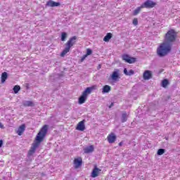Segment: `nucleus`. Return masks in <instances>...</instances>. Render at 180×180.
<instances>
[{
    "label": "nucleus",
    "instance_id": "1",
    "mask_svg": "<svg viewBox=\"0 0 180 180\" xmlns=\"http://www.w3.org/2000/svg\"><path fill=\"white\" fill-rule=\"evenodd\" d=\"M49 130V127L47 125H44L37 134L34 142L32 143V146L30 150L28 152V155H33L34 154V151H36L37 147L40 146V143L44 140V138L47 135V131Z\"/></svg>",
    "mask_w": 180,
    "mask_h": 180
},
{
    "label": "nucleus",
    "instance_id": "2",
    "mask_svg": "<svg viewBox=\"0 0 180 180\" xmlns=\"http://www.w3.org/2000/svg\"><path fill=\"white\" fill-rule=\"evenodd\" d=\"M172 49V45L167 44V42H163L157 49V54L159 57H164L171 51Z\"/></svg>",
    "mask_w": 180,
    "mask_h": 180
},
{
    "label": "nucleus",
    "instance_id": "3",
    "mask_svg": "<svg viewBox=\"0 0 180 180\" xmlns=\"http://www.w3.org/2000/svg\"><path fill=\"white\" fill-rule=\"evenodd\" d=\"M96 85H94L90 87H87L82 93V95L79 98V103L82 105V103H85V101H86V98H88V95L91 94L93 91L96 89Z\"/></svg>",
    "mask_w": 180,
    "mask_h": 180
},
{
    "label": "nucleus",
    "instance_id": "4",
    "mask_svg": "<svg viewBox=\"0 0 180 180\" xmlns=\"http://www.w3.org/2000/svg\"><path fill=\"white\" fill-rule=\"evenodd\" d=\"M176 39V32L174 30H169L165 34V43H167V44H171L172 46V43L175 41Z\"/></svg>",
    "mask_w": 180,
    "mask_h": 180
},
{
    "label": "nucleus",
    "instance_id": "5",
    "mask_svg": "<svg viewBox=\"0 0 180 180\" xmlns=\"http://www.w3.org/2000/svg\"><path fill=\"white\" fill-rule=\"evenodd\" d=\"M75 40H77V37L74 36L68 41V42L66 43V47L60 53L61 57H64V56H65L67 53L70 52L71 47H72V46L75 44Z\"/></svg>",
    "mask_w": 180,
    "mask_h": 180
},
{
    "label": "nucleus",
    "instance_id": "6",
    "mask_svg": "<svg viewBox=\"0 0 180 180\" xmlns=\"http://www.w3.org/2000/svg\"><path fill=\"white\" fill-rule=\"evenodd\" d=\"M111 81L113 82H117L120 79V70L119 69H115V70L110 75Z\"/></svg>",
    "mask_w": 180,
    "mask_h": 180
},
{
    "label": "nucleus",
    "instance_id": "7",
    "mask_svg": "<svg viewBox=\"0 0 180 180\" xmlns=\"http://www.w3.org/2000/svg\"><path fill=\"white\" fill-rule=\"evenodd\" d=\"M157 5V3L151 1V0H147L145 1L143 4H141V8H154Z\"/></svg>",
    "mask_w": 180,
    "mask_h": 180
},
{
    "label": "nucleus",
    "instance_id": "8",
    "mask_svg": "<svg viewBox=\"0 0 180 180\" xmlns=\"http://www.w3.org/2000/svg\"><path fill=\"white\" fill-rule=\"evenodd\" d=\"M122 60L125 61V63H128L129 64H133V63H136V58H131L127 54L122 55Z\"/></svg>",
    "mask_w": 180,
    "mask_h": 180
},
{
    "label": "nucleus",
    "instance_id": "9",
    "mask_svg": "<svg viewBox=\"0 0 180 180\" xmlns=\"http://www.w3.org/2000/svg\"><path fill=\"white\" fill-rule=\"evenodd\" d=\"M101 172L102 169H99L98 166H95L91 174V178H96V176H99Z\"/></svg>",
    "mask_w": 180,
    "mask_h": 180
},
{
    "label": "nucleus",
    "instance_id": "10",
    "mask_svg": "<svg viewBox=\"0 0 180 180\" xmlns=\"http://www.w3.org/2000/svg\"><path fill=\"white\" fill-rule=\"evenodd\" d=\"M73 164L75 165V168H79L81 165H82V158L79 157L75 158Z\"/></svg>",
    "mask_w": 180,
    "mask_h": 180
},
{
    "label": "nucleus",
    "instance_id": "11",
    "mask_svg": "<svg viewBox=\"0 0 180 180\" xmlns=\"http://www.w3.org/2000/svg\"><path fill=\"white\" fill-rule=\"evenodd\" d=\"M76 129L79 131H84V130H85V120H83L82 121L79 122L77 124Z\"/></svg>",
    "mask_w": 180,
    "mask_h": 180
},
{
    "label": "nucleus",
    "instance_id": "12",
    "mask_svg": "<svg viewBox=\"0 0 180 180\" xmlns=\"http://www.w3.org/2000/svg\"><path fill=\"white\" fill-rule=\"evenodd\" d=\"M143 77V79L145 80L151 79V77H153V72H151L150 70H145Z\"/></svg>",
    "mask_w": 180,
    "mask_h": 180
},
{
    "label": "nucleus",
    "instance_id": "13",
    "mask_svg": "<svg viewBox=\"0 0 180 180\" xmlns=\"http://www.w3.org/2000/svg\"><path fill=\"white\" fill-rule=\"evenodd\" d=\"M107 139H108V143L112 144V143H115V141H116V135H115V134L112 133L108 136Z\"/></svg>",
    "mask_w": 180,
    "mask_h": 180
},
{
    "label": "nucleus",
    "instance_id": "14",
    "mask_svg": "<svg viewBox=\"0 0 180 180\" xmlns=\"http://www.w3.org/2000/svg\"><path fill=\"white\" fill-rule=\"evenodd\" d=\"M25 127H26L25 126V124H22L21 126H20L17 130V134H18V136H22V134L25 133Z\"/></svg>",
    "mask_w": 180,
    "mask_h": 180
},
{
    "label": "nucleus",
    "instance_id": "15",
    "mask_svg": "<svg viewBox=\"0 0 180 180\" xmlns=\"http://www.w3.org/2000/svg\"><path fill=\"white\" fill-rule=\"evenodd\" d=\"M94 149L95 148H94V146L91 145L89 146L86 147L84 149V151L85 154H89V153H94Z\"/></svg>",
    "mask_w": 180,
    "mask_h": 180
},
{
    "label": "nucleus",
    "instance_id": "16",
    "mask_svg": "<svg viewBox=\"0 0 180 180\" xmlns=\"http://www.w3.org/2000/svg\"><path fill=\"white\" fill-rule=\"evenodd\" d=\"M124 75H127L128 77H131V75H134V70H129V71L127 70V68L124 69Z\"/></svg>",
    "mask_w": 180,
    "mask_h": 180
},
{
    "label": "nucleus",
    "instance_id": "17",
    "mask_svg": "<svg viewBox=\"0 0 180 180\" xmlns=\"http://www.w3.org/2000/svg\"><path fill=\"white\" fill-rule=\"evenodd\" d=\"M23 106L32 107L34 106V103L32 101H22Z\"/></svg>",
    "mask_w": 180,
    "mask_h": 180
},
{
    "label": "nucleus",
    "instance_id": "18",
    "mask_svg": "<svg viewBox=\"0 0 180 180\" xmlns=\"http://www.w3.org/2000/svg\"><path fill=\"white\" fill-rule=\"evenodd\" d=\"M47 6H51L52 8L54 6H58L60 5V3L58 2H54L53 1H49L46 4Z\"/></svg>",
    "mask_w": 180,
    "mask_h": 180
},
{
    "label": "nucleus",
    "instance_id": "19",
    "mask_svg": "<svg viewBox=\"0 0 180 180\" xmlns=\"http://www.w3.org/2000/svg\"><path fill=\"white\" fill-rule=\"evenodd\" d=\"M110 89H111L110 86H109V85H105V86L103 87L102 93H103V94H108V93L110 92Z\"/></svg>",
    "mask_w": 180,
    "mask_h": 180
},
{
    "label": "nucleus",
    "instance_id": "20",
    "mask_svg": "<svg viewBox=\"0 0 180 180\" xmlns=\"http://www.w3.org/2000/svg\"><path fill=\"white\" fill-rule=\"evenodd\" d=\"M8 79V73L4 72L1 74V84H4Z\"/></svg>",
    "mask_w": 180,
    "mask_h": 180
},
{
    "label": "nucleus",
    "instance_id": "21",
    "mask_svg": "<svg viewBox=\"0 0 180 180\" xmlns=\"http://www.w3.org/2000/svg\"><path fill=\"white\" fill-rule=\"evenodd\" d=\"M112 39V33L109 32L103 38V41H109V40H110Z\"/></svg>",
    "mask_w": 180,
    "mask_h": 180
},
{
    "label": "nucleus",
    "instance_id": "22",
    "mask_svg": "<svg viewBox=\"0 0 180 180\" xmlns=\"http://www.w3.org/2000/svg\"><path fill=\"white\" fill-rule=\"evenodd\" d=\"M128 116L129 115H127V113H126V112L122 113V118H121V122L122 123H124V122H127Z\"/></svg>",
    "mask_w": 180,
    "mask_h": 180
},
{
    "label": "nucleus",
    "instance_id": "23",
    "mask_svg": "<svg viewBox=\"0 0 180 180\" xmlns=\"http://www.w3.org/2000/svg\"><path fill=\"white\" fill-rule=\"evenodd\" d=\"M143 7H141V6L140 7L136 8V9H135L133 12V15L134 16H136V15H139V13H140V11H141V9H143Z\"/></svg>",
    "mask_w": 180,
    "mask_h": 180
},
{
    "label": "nucleus",
    "instance_id": "24",
    "mask_svg": "<svg viewBox=\"0 0 180 180\" xmlns=\"http://www.w3.org/2000/svg\"><path fill=\"white\" fill-rule=\"evenodd\" d=\"M169 84V82H168V79H165L164 80L162 81V86L163 88H167V86Z\"/></svg>",
    "mask_w": 180,
    "mask_h": 180
},
{
    "label": "nucleus",
    "instance_id": "25",
    "mask_svg": "<svg viewBox=\"0 0 180 180\" xmlns=\"http://www.w3.org/2000/svg\"><path fill=\"white\" fill-rule=\"evenodd\" d=\"M13 91H14V93H15V94H18V92H19V91H20V86H18V85H15V86L13 87Z\"/></svg>",
    "mask_w": 180,
    "mask_h": 180
},
{
    "label": "nucleus",
    "instance_id": "26",
    "mask_svg": "<svg viewBox=\"0 0 180 180\" xmlns=\"http://www.w3.org/2000/svg\"><path fill=\"white\" fill-rule=\"evenodd\" d=\"M65 39H67V34L65 32L61 33V40L62 41H65Z\"/></svg>",
    "mask_w": 180,
    "mask_h": 180
},
{
    "label": "nucleus",
    "instance_id": "27",
    "mask_svg": "<svg viewBox=\"0 0 180 180\" xmlns=\"http://www.w3.org/2000/svg\"><path fill=\"white\" fill-rule=\"evenodd\" d=\"M165 153V149L160 148L158 150V155H162Z\"/></svg>",
    "mask_w": 180,
    "mask_h": 180
},
{
    "label": "nucleus",
    "instance_id": "28",
    "mask_svg": "<svg viewBox=\"0 0 180 180\" xmlns=\"http://www.w3.org/2000/svg\"><path fill=\"white\" fill-rule=\"evenodd\" d=\"M91 54H92V50L91 49H87L85 56L88 57V56H91Z\"/></svg>",
    "mask_w": 180,
    "mask_h": 180
},
{
    "label": "nucleus",
    "instance_id": "29",
    "mask_svg": "<svg viewBox=\"0 0 180 180\" xmlns=\"http://www.w3.org/2000/svg\"><path fill=\"white\" fill-rule=\"evenodd\" d=\"M134 26H137L139 25V20L137 18H134L132 21Z\"/></svg>",
    "mask_w": 180,
    "mask_h": 180
},
{
    "label": "nucleus",
    "instance_id": "30",
    "mask_svg": "<svg viewBox=\"0 0 180 180\" xmlns=\"http://www.w3.org/2000/svg\"><path fill=\"white\" fill-rule=\"evenodd\" d=\"M86 57H88L86 55H84L82 56V58H81V61H84L85 60V58H86Z\"/></svg>",
    "mask_w": 180,
    "mask_h": 180
},
{
    "label": "nucleus",
    "instance_id": "31",
    "mask_svg": "<svg viewBox=\"0 0 180 180\" xmlns=\"http://www.w3.org/2000/svg\"><path fill=\"white\" fill-rule=\"evenodd\" d=\"M2 144H4V141L0 140V148L2 147Z\"/></svg>",
    "mask_w": 180,
    "mask_h": 180
},
{
    "label": "nucleus",
    "instance_id": "32",
    "mask_svg": "<svg viewBox=\"0 0 180 180\" xmlns=\"http://www.w3.org/2000/svg\"><path fill=\"white\" fill-rule=\"evenodd\" d=\"M0 129H4V124H2V123L0 122Z\"/></svg>",
    "mask_w": 180,
    "mask_h": 180
},
{
    "label": "nucleus",
    "instance_id": "33",
    "mask_svg": "<svg viewBox=\"0 0 180 180\" xmlns=\"http://www.w3.org/2000/svg\"><path fill=\"white\" fill-rule=\"evenodd\" d=\"M119 146H123V142H120Z\"/></svg>",
    "mask_w": 180,
    "mask_h": 180
},
{
    "label": "nucleus",
    "instance_id": "34",
    "mask_svg": "<svg viewBox=\"0 0 180 180\" xmlns=\"http://www.w3.org/2000/svg\"><path fill=\"white\" fill-rule=\"evenodd\" d=\"M113 105H114V103H112L110 104V105L109 106V108H112V106H113Z\"/></svg>",
    "mask_w": 180,
    "mask_h": 180
},
{
    "label": "nucleus",
    "instance_id": "35",
    "mask_svg": "<svg viewBox=\"0 0 180 180\" xmlns=\"http://www.w3.org/2000/svg\"><path fill=\"white\" fill-rule=\"evenodd\" d=\"M101 65H98V68H101Z\"/></svg>",
    "mask_w": 180,
    "mask_h": 180
}]
</instances>
